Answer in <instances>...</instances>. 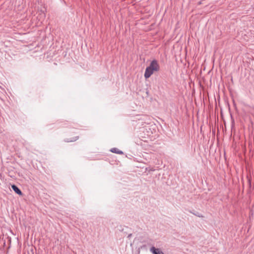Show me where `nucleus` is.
I'll list each match as a JSON object with an SVG mask.
<instances>
[{
	"label": "nucleus",
	"mask_w": 254,
	"mask_h": 254,
	"mask_svg": "<svg viewBox=\"0 0 254 254\" xmlns=\"http://www.w3.org/2000/svg\"><path fill=\"white\" fill-rule=\"evenodd\" d=\"M11 189L17 194L22 195L23 193L20 189L15 185L13 184L11 185Z\"/></svg>",
	"instance_id": "4"
},
{
	"label": "nucleus",
	"mask_w": 254,
	"mask_h": 254,
	"mask_svg": "<svg viewBox=\"0 0 254 254\" xmlns=\"http://www.w3.org/2000/svg\"><path fill=\"white\" fill-rule=\"evenodd\" d=\"M132 236V234H129L128 236H127V238H130Z\"/></svg>",
	"instance_id": "9"
},
{
	"label": "nucleus",
	"mask_w": 254,
	"mask_h": 254,
	"mask_svg": "<svg viewBox=\"0 0 254 254\" xmlns=\"http://www.w3.org/2000/svg\"><path fill=\"white\" fill-rule=\"evenodd\" d=\"M146 246L145 245H143L140 246L138 248V250L139 251L140 249H146Z\"/></svg>",
	"instance_id": "8"
},
{
	"label": "nucleus",
	"mask_w": 254,
	"mask_h": 254,
	"mask_svg": "<svg viewBox=\"0 0 254 254\" xmlns=\"http://www.w3.org/2000/svg\"><path fill=\"white\" fill-rule=\"evenodd\" d=\"M189 212L198 217H203L202 215L200 213H199L198 211H195L194 210H189Z\"/></svg>",
	"instance_id": "6"
},
{
	"label": "nucleus",
	"mask_w": 254,
	"mask_h": 254,
	"mask_svg": "<svg viewBox=\"0 0 254 254\" xmlns=\"http://www.w3.org/2000/svg\"><path fill=\"white\" fill-rule=\"evenodd\" d=\"M150 251L152 254H164L162 251L154 246L150 248Z\"/></svg>",
	"instance_id": "3"
},
{
	"label": "nucleus",
	"mask_w": 254,
	"mask_h": 254,
	"mask_svg": "<svg viewBox=\"0 0 254 254\" xmlns=\"http://www.w3.org/2000/svg\"><path fill=\"white\" fill-rule=\"evenodd\" d=\"M155 71L151 69L148 66L146 68L144 76L145 79L149 78Z\"/></svg>",
	"instance_id": "2"
},
{
	"label": "nucleus",
	"mask_w": 254,
	"mask_h": 254,
	"mask_svg": "<svg viewBox=\"0 0 254 254\" xmlns=\"http://www.w3.org/2000/svg\"><path fill=\"white\" fill-rule=\"evenodd\" d=\"M148 66L155 72L158 71L160 69V65L158 62L155 59H154L151 62Z\"/></svg>",
	"instance_id": "1"
},
{
	"label": "nucleus",
	"mask_w": 254,
	"mask_h": 254,
	"mask_svg": "<svg viewBox=\"0 0 254 254\" xmlns=\"http://www.w3.org/2000/svg\"><path fill=\"white\" fill-rule=\"evenodd\" d=\"M110 151L112 153H116V154H124V153L122 151L120 150L117 148H115V147L112 148L110 150Z\"/></svg>",
	"instance_id": "5"
},
{
	"label": "nucleus",
	"mask_w": 254,
	"mask_h": 254,
	"mask_svg": "<svg viewBox=\"0 0 254 254\" xmlns=\"http://www.w3.org/2000/svg\"><path fill=\"white\" fill-rule=\"evenodd\" d=\"M78 138H79V136H75V137H73L71 140H69V139H64V141L66 142L75 141L77 140Z\"/></svg>",
	"instance_id": "7"
},
{
	"label": "nucleus",
	"mask_w": 254,
	"mask_h": 254,
	"mask_svg": "<svg viewBox=\"0 0 254 254\" xmlns=\"http://www.w3.org/2000/svg\"><path fill=\"white\" fill-rule=\"evenodd\" d=\"M234 121L233 120V121H232V126H234Z\"/></svg>",
	"instance_id": "10"
},
{
	"label": "nucleus",
	"mask_w": 254,
	"mask_h": 254,
	"mask_svg": "<svg viewBox=\"0 0 254 254\" xmlns=\"http://www.w3.org/2000/svg\"><path fill=\"white\" fill-rule=\"evenodd\" d=\"M201 3V1L199 2V4H200Z\"/></svg>",
	"instance_id": "11"
}]
</instances>
